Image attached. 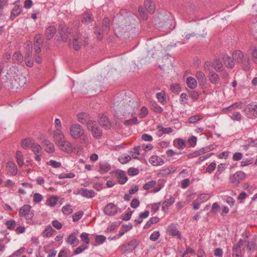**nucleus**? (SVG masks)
I'll return each mask as SVG.
<instances>
[{
    "mask_svg": "<svg viewBox=\"0 0 257 257\" xmlns=\"http://www.w3.org/2000/svg\"><path fill=\"white\" fill-rule=\"evenodd\" d=\"M173 22V19L171 14L166 11L159 13L155 20V24L158 29L167 33L174 28V26H172Z\"/></svg>",
    "mask_w": 257,
    "mask_h": 257,
    "instance_id": "f257e3e1",
    "label": "nucleus"
},
{
    "mask_svg": "<svg viewBox=\"0 0 257 257\" xmlns=\"http://www.w3.org/2000/svg\"><path fill=\"white\" fill-rule=\"evenodd\" d=\"M69 135L74 139H81L84 143L89 142V137L85 134L83 127L77 123H73L70 126Z\"/></svg>",
    "mask_w": 257,
    "mask_h": 257,
    "instance_id": "f03ea898",
    "label": "nucleus"
},
{
    "mask_svg": "<svg viewBox=\"0 0 257 257\" xmlns=\"http://www.w3.org/2000/svg\"><path fill=\"white\" fill-rule=\"evenodd\" d=\"M232 58L234 61L241 64L242 69L248 71L250 68L249 57L244 55L239 50L234 51L232 54Z\"/></svg>",
    "mask_w": 257,
    "mask_h": 257,
    "instance_id": "7ed1b4c3",
    "label": "nucleus"
},
{
    "mask_svg": "<svg viewBox=\"0 0 257 257\" xmlns=\"http://www.w3.org/2000/svg\"><path fill=\"white\" fill-rule=\"evenodd\" d=\"M58 32L62 41L65 42H69L74 35L72 29L67 28L64 24L59 25Z\"/></svg>",
    "mask_w": 257,
    "mask_h": 257,
    "instance_id": "20e7f679",
    "label": "nucleus"
},
{
    "mask_svg": "<svg viewBox=\"0 0 257 257\" xmlns=\"http://www.w3.org/2000/svg\"><path fill=\"white\" fill-rule=\"evenodd\" d=\"M86 126L87 128L91 131L94 138L98 139L102 136V133L101 130L97 125L95 121L92 120L87 121Z\"/></svg>",
    "mask_w": 257,
    "mask_h": 257,
    "instance_id": "39448f33",
    "label": "nucleus"
},
{
    "mask_svg": "<svg viewBox=\"0 0 257 257\" xmlns=\"http://www.w3.org/2000/svg\"><path fill=\"white\" fill-rule=\"evenodd\" d=\"M138 245V241L133 239L130 242L123 243L119 246V249L122 253L132 252Z\"/></svg>",
    "mask_w": 257,
    "mask_h": 257,
    "instance_id": "423d86ee",
    "label": "nucleus"
},
{
    "mask_svg": "<svg viewBox=\"0 0 257 257\" xmlns=\"http://www.w3.org/2000/svg\"><path fill=\"white\" fill-rule=\"evenodd\" d=\"M69 43L70 47H72L76 51L79 50L82 44L81 35L79 33L75 32L73 38Z\"/></svg>",
    "mask_w": 257,
    "mask_h": 257,
    "instance_id": "0eeeda50",
    "label": "nucleus"
},
{
    "mask_svg": "<svg viewBox=\"0 0 257 257\" xmlns=\"http://www.w3.org/2000/svg\"><path fill=\"white\" fill-rule=\"evenodd\" d=\"M244 112L245 115L249 118L253 119L256 118L257 105L253 103L248 104L245 107Z\"/></svg>",
    "mask_w": 257,
    "mask_h": 257,
    "instance_id": "6e6552de",
    "label": "nucleus"
},
{
    "mask_svg": "<svg viewBox=\"0 0 257 257\" xmlns=\"http://www.w3.org/2000/svg\"><path fill=\"white\" fill-rule=\"evenodd\" d=\"M245 178V174L243 172L237 171L230 176L229 181L234 186H237Z\"/></svg>",
    "mask_w": 257,
    "mask_h": 257,
    "instance_id": "1a4fd4ad",
    "label": "nucleus"
},
{
    "mask_svg": "<svg viewBox=\"0 0 257 257\" xmlns=\"http://www.w3.org/2000/svg\"><path fill=\"white\" fill-rule=\"evenodd\" d=\"M20 217H25L27 220H31L34 216V213L31 211V206L26 204L23 206L19 212Z\"/></svg>",
    "mask_w": 257,
    "mask_h": 257,
    "instance_id": "9d476101",
    "label": "nucleus"
},
{
    "mask_svg": "<svg viewBox=\"0 0 257 257\" xmlns=\"http://www.w3.org/2000/svg\"><path fill=\"white\" fill-rule=\"evenodd\" d=\"M56 145L62 151L67 153H72L75 149V147L66 139L60 142Z\"/></svg>",
    "mask_w": 257,
    "mask_h": 257,
    "instance_id": "9b49d317",
    "label": "nucleus"
},
{
    "mask_svg": "<svg viewBox=\"0 0 257 257\" xmlns=\"http://www.w3.org/2000/svg\"><path fill=\"white\" fill-rule=\"evenodd\" d=\"M117 207L113 203H110L107 204L104 208V213L108 216H113L117 212Z\"/></svg>",
    "mask_w": 257,
    "mask_h": 257,
    "instance_id": "f8f14e48",
    "label": "nucleus"
},
{
    "mask_svg": "<svg viewBox=\"0 0 257 257\" xmlns=\"http://www.w3.org/2000/svg\"><path fill=\"white\" fill-rule=\"evenodd\" d=\"M66 242L70 245L72 247L77 246L79 243V240L77 238L76 234L75 232L69 234L65 239Z\"/></svg>",
    "mask_w": 257,
    "mask_h": 257,
    "instance_id": "ddd939ff",
    "label": "nucleus"
},
{
    "mask_svg": "<svg viewBox=\"0 0 257 257\" xmlns=\"http://www.w3.org/2000/svg\"><path fill=\"white\" fill-rule=\"evenodd\" d=\"M78 194L87 198H91L95 196V192L93 190L81 188L78 190Z\"/></svg>",
    "mask_w": 257,
    "mask_h": 257,
    "instance_id": "4468645a",
    "label": "nucleus"
},
{
    "mask_svg": "<svg viewBox=\"0 0 257 257\" xmlns=\"http://www.w3.org/2000/svg\"><path fill=\"white\" fill-rule=\"evenodd\" d=\"M53 138L56 145L66 139L64 133L60 129H55L53 133Z\"/></svg>",
    "mask_w": 257,
    "mask_h": 257,
    "instance_id": "2eb2a0df",
    "label": "nucleus"
},
{
    "mask_svg": "<svg viewBox=\"0 0 257 257\" xmlns=\"http://www.w3.org/2000/svg\"><path fill=\"white\" fill-rule=\"evenodd\" d=\"M99 124L105 129H109L111 124L108 118L104 114L101 115L99 117Z\"/></svg>",
    "mask_w": 257,
    "mask_h": 257,
    "instance_id": "dca6fc26",
    "label": "nucleus"
},
{
    "mask_svg": "<svg viewBox=\"0 0 257 257\" xmlns=\"http://www.w3.org/2000/svg\"><path fill=\"white\" fill-rule=\"evenodd\" d=\"M7 173L10 176H15L18 172L16 165L13 162H9L6 166Z\"/></svg>",
    "mask_w": 257,
    "mask_h": 257,
    "instance_id": "f3484780",
    "label": "nucleus"
},
{
    "mask_svg": "<svg viewBox=\"0 0 257 257\" xmlns=\"http://www.w3.org/2000/svg\"><path fill=\"white\" fill-rule=\"evenodd\" d=\"M243 240L240 239L237 244L234 245L232 248V254L233 256H241V246L243 245Z\"/></svg>",
    "mask_w": 257,
    "mask_h": 257,
    "instance_id": "a211bd4d",
    "label": "nucleus"
},
{
    "mask_svg": "<svg viewBox=\"0 0 257 257\" xmlns=\"http://www.w3.org/2000/svg\"><path fill=\"white\" fill-rule=\"evenodd\" d=\"M56 28L55 26H50L46 28L45 35L47 40H51L56 33Z\"/></svg>",
    "mask_w": 257,
    "mask_h": 257,
    "instance_id": "6ab92c4d",
    "label": "nucleus"
},
{
    "mask_svg": "<svg viewBox=\"0 0 257 257\" xmlns=\"http://www.w3.org/2000/svg\"><path fill=\"white\" fill-rule=\"evenodd\" d=\"M169 234L173 236H177L178 238H181V235L176 226L174 224H171L167 228Z\"/></svg>",
    "mask_w": 257,
    "mask_h": 257,
    "instance_id": "aec40b11",
    "label": "nucleus"
},
{
    "mask_svg": "<svg viewBox=\"0 0 257 257\" xmlns=\"http://www.w3.org/2000/svg\"><path fill=\"white\" fill-rule=\"evenodd\" d=\"M223 60L225 66L228 68H232L234 66V61L233 58L228 55H224L223 57Z\"/></svg>",
    "mask_w": 257,
    "mask_h": 257,
    "instance_id": "412c9836",
    "label": "nucleus"
},
{
    "mask_svg": "<svg viewBox=\"0 0 257 257\" xmlns=\"http://www.w3.org/2000/svg\"><path fill=\"white\" fill-rule=\"evenodd\" d=\"M208 79L211 83L216 85L219 82V76L213 71H210L208 74Z\"/></svg>",
    "mask_w": 257,
    "mask_h": 257,
    "instance_id": "4be33fe9",
    "label": "nucleus"
},
{
    "mask_svg": "<svg viewBox=\"0 0 257 257\" xmlns=\"http://www.w3.org/2000/svg\"><path fill=\"white\" fill-rule=\"evenodd\" d=\"M149 162L153 166H160L164 163V160L157 156H153L149 159Z\"/></svg>",
    "mask_w": 257,
    "mask_h": 257,
    "instance_id": "5701e85b",
    "label": "nucleus"
},
{
    "mask_svg": "<svg viewBox=\"0 0 257 257\" xmlns=\"http://www.w3.org/2000/svg\"><path fill=\"white\" fill-rule=\"evenodd\" d=\"M117 178L120 184H124L127 180V178L125 172L122 170H118L116 172Z\"/></svg>",
    "mask_w": 257,
    "mask_h": 257,
    "instance_id": "b1692460",
    "label": "nucleus"
},
{
    "mask_svg": "<svg viewBox=\"0 0 257 257\" xmlns=\"http://www.w3.org/2000/svg\"><path fill=\"white\" fill-rule=\"evenodd\" d=\"M195 77L200 85L205 84L206 82V77L205 74L202 71L200 70L197 71L196 73Z\"/></svg>",
    "mask_w": 257,
    "mask_h": 257,
    "instance_id": "393cba45",
    "label": "nucleus"
},
{
    "mask_svg": "<svg viewBox=\"0 0 257 257\" xmlns=\"http://www.w3.org/2000/svg\"><path fill=\"white\" fill-rule=\"evenodd\" d=\"M55 231V230L51 225H47L43 230L42 235L44 238L50 237L52 236Z\"/></svg>",
    "mask_w": 257,
    "mask_h": 257,
    "instance_id": "a878e982",
    "label": "nucleus"
},
{
    "mask_svg": "<svg viewBox=\"0 0 257 257\" xmlns=\"http://www.w3.org/2000/svg\"><path fill=\"white\" fill-rule=\"evenodd\" d=\"M144 4L146 10L150 14H153L155 12L156 9L152 0H145Z\"/></svg>",
    "mask_w": 257,
    "mask_h": 257,
    "instance_id": "bb28decb",
    "label": "nucleus"
},
{
    "mask_svg": "<svg viewBox=\"0 0 257 257\" xmlns=\"http://www.w3.org/2000/svg\"><path fill=\"white\" fill-rule=\"evenodd\" d=\"M25 58H31L32 55V43L30 41H28L25 43Z\"/></svg>",
    "mask_w": 257,
    "mask_h": 257,
    "instance_id": "cd10ccee",
    "label": "nucleus"
},
{
    "mask_svg": "<svg viewBox=\"0 0 257 257\" xmlns=\"http://www.w3.org/2000/svg\"><path fill=\"white\" fill-rule=\"evenodd\" d=\"M174 146L178 149H184L186 147L185 141L182 139H177L173 141Z\"/></svg>",
    "mask_w": 257,
    "mask_h": 257,
    "instance_id": "c85d7f7f",
    "label": "nucleus"
},
{
    "mask_svg": "<svg viewBox=\"0 0 257 257\" xmlns=\"http://www.w3.org/2000/svg\"><path fill=\"white\" fill-rule=\"evenodd\" d=\"M22 11V7L21 6H16L12 10L10 19L14 20L16 17L18 16Z\"/></svg>",
    "mask_w": 257,
    "mask_h": 257,
    "instance_id": "c756f323",
    "label": "nucleus"
},
{
    "mask_svg": "<svg viewBox=\"0 0 257 257\" xmlns=\"http://www.w3.org/2000/svg\"><path fill=\"white\" fill-rule=\"evenodd\" d=\"M241 104L242 103L240 101L235 102L233 103L232 105L229 106L228 107L222 109V111L223 113H227L228 111H231L241 106Z\"/></svg>",
    "mask_w": 257,
    "mask_h": 257,
    "instance_id": "7c9ffc66",
    "label": "nucleus"
},
{
    "mask_svg": "<svg viewBox=\"0 0 257 257\" xmlns=\"http://www.w3.org/2000/svg\"><path fill=\"white\" fill-rule=\"evenodd\" d=\"M34 142L32 139L30 138H27L24 139L21 142L22 147L24 149H28L31 148V146L33 144Z\"/></svg>",
    "mask_w": 257,
    "mask_h": 257,
    "instance_id": "2f4dec72",
    "label": "nucleus"
},
{
    "mask_svg": "<svg viewBox=\"0 0 257 257\" xmlns=\"http://www.w3.org/2000/svg\"><path fill=\"white\" fill-rule=\"evenodd\" d=\"M175 201V198L172 196L169 199L165 200L163 202L162 210L164 211L165 208L168 209L170 206L174 204Z\"/></svg>",
    "mask_w": 257,
    "mask_h": 257,
    "instance_id": "473e14b6",
    "label": "nucleus"
},
{
    "mask_svg": "<svg viewBox=\"0 0 257 257\" xmlns=\"http://www.w3.org/2000/svg\"><path fill=\"white\" fill-rule=\"evenodd\" d=\"M186 83L187 86L192 89H195L197 85L196 80L192 77H188Z\"/></svg>",
    "mask_w": 257,
    "mask_h": 257,
    "instance_id": "72a5a7b5",
    "label": "nucleus"
},
{
    "mask_svg": "<svg viewBox=\"0 0 257 257\" xmlns=\"http://www.w3.org/2000/svg\"><path fill=\"white\" fill-rule=\"evenodd\" d=\"M93 21V18L92 17L91 14L85 13L83 15L81 22L84 24H88L91 23Z\"/></svg>",
    "mask_w": 257,
    "mask_h": 257,
    "instance_id": "f704fd0d",
    "label": "nucleus"
},
{
    "mask_svg": "<svg viewBox=\"0 0 257 257\" xmlns=\"http://www.w3.org/2000/svg\"><path fill=\"white\" fill-rule=\"evenodd\" d=\"M158 132L160 136H162L163 134H169L173 132V129L171 127H163L160 125L158 126Z\"/></svg>",
    "mask_w": 257,
    "mask_h": 257,
    "instance_id": "c9c22d12",
    "label": "nucleus"
},
{
    "mask_svg": "<svg viewBox=\"0 0 257 257\" xmlns=\"http://www.w3.org/2000/svg\"><path fill=\"white\" fill-rule=\"evenodd\" d=\"M132 157L130 155L123 154L118 157L119 162L122 164H125L131 160Z\"/></svg>",
    "mask_w": 257,
    "mask_h": 257,
    "instance_id": "e433bc0d",
    "label": "nucleus"
},
{
    "mask_svg": "<svg viewBox=\"0 0 257 257\" xmlns=\"http://www.w3.org/2000/svg\"><path fill=\"white\" fill-rule=\"evenodd\" d=\"M110 169V166L107 163H102L99 164V171L103 174L107 172Z\"/></svg>",
    "mask_w": 257,
    "mask_h": 257,
    "instance_id": "4c0bfd02",
    "label": "nucleus"
},
{
    "mask_svg": "<svg viewBox=\"0 0 257 257\" xmlns=\"http://www.w3.org/2000/svg\"><path fill=\"white\" fill-rule=\"evenodd\" d=\"M212 67L216 71H220L223 67V64L220 60L218 59H215L212 62Z\"/></svg>",
    "mask_w": 257,
    "mask_h": 257,
    "instance_id": "58836bf2",
    "label": "nucleus"
},
{
    "mask_svg": "<svg viewBox=\"0 0 257 257\" xmlns=\"http://www.w3.org/2000/svg\"><path fill=\"white\" fill-rule=\"evenodd\" d=\"M89 115L85 112L79 113L77 115V118L78 121L82 124L85 123L86 122V118L88 117Z\"/></svg>",
    "mask_w": 257,
    "mask_h": 257,
    "instance_id": "ea45409f",
    "label": "nucleus"
},
{
    "mask_svg": "<svg viewBox=\"0 0 257 257\" xmlns=\"http://www.w3.org/2000/svg\"><path fill=\"white\" fill-rule=\"evenodd\" d=\"M16 156L18 165L20 167H22L24 165L23 155L22 153L20 151H18L16 152Z\"/></svg>",
    "mask_w": 257,
    "mask_h": 257,
    "instance_id": "a19ab883",
    "label": "nucleus"
},
{
    "mask_svg": "<svg viewBox=\"0 0 257 257\" xmlns=\"http://www.w3.org/2000/svg\"><path fill=\"white\" fill-rule=\"evenodd\" d=\"M58 197L56 196L50 197L47 201V205L51 207H54L57 203Z\"/></svg>",
    "mask_w": 257,
    "mask_h": 257,
    "instance_id": "79ce46f5",
    "label": "nucleus"
},
{
    "mask_svg": "<svg viewBox=\"0 0 257 257\" xmlns=\"http://www.w3.org/2000/svg\"><path fill=\"white\" fill-rule=\"evenodd\" d=\"M43 43V39L42 36L40 34H37L34 38V45L42 46Z\"/></svg>",
    "mask_w": 257,
    "mask_h": 257,
    "instance_id": "37998d69",
    "label": "nucleus"
},
{
    "mask_svg": "<svg viewBox=\"0 0 257 257\" xmlns=\"http://www.w3.org/2000/svg\"><path fill=\"white\" fill-rule=\"evenodd\" d=\"M156 97L160 103L163 104H165V102H166V97L164 91H161V92L157 93Z\"/></svg>",
    "mask_w": 257,
    "mask_h": 257,
    "instance_id": "c03bdc74",
    "label": "nucleus"
},
{
    "mask_svg": "<svg viewBox=\"0 0 257 257\" xmlns=\"http://www.w3.org/2000/svg\"><path fill=\"white\" fill-rule=\"evenodd\" d=\"M141 147L139 146H136L134 147L133 151H130V153L133 154L132 155V157L133 159H138V156L140 155V151Z\"/></svg>",
    "mask_w": 257,
    "mask_h": 257,
    "instance_id": "a18cd8bd",
    "label": "nucleus"
},
{
    "mask_svg": "<svg viewBox=\"0 0 257 257\" xmlns=\"http://www.w3.org/2000/svg\"><path fill=\"white\" fill-rule=\"evenodd\" d=\"M31 149L34 154L40 153L42 150L41 146L34 142L31 146Z\"/></svg>",
    "mask_w": 257,
    "mask_h": 257,
    "instance_id": "49530a36",
    "label": "nucleus"
},
{
    "mask_svg": "<svg viewBox=\"0 0 257 257\" xmlns=\"http://www.w3.org/2000/svg\"><path fill=\"white\" fill-rule=\"evenodd\" d=\"M151 109L157 113H161L163 110V108L155 102L152 103Z\"/></svg>",
    "mask_w": 257,
    "mask_h": 257,
    "instance_id": "de8ad7c7",
    "label": "nucleus"
},
{
    "mask_svg": "<svg viewBox=\"0 0 257 257\" xmlns=\"http://www.w3.org/2000/svg\"><path fill=\"white\" fill-rule=\"evenodd\" d=\"M13 58L17 63H20L23 60V56L20 52H17L14 54Z\"/></svg>",
    "mask_w": 257,
    "mask_h": 257,
    "instance_id": "09e8293b",
    "label": "nucleus"
},
{
    "mask_svg": "<svg viewBox=\"0 0 257 257\" xmlns=\"http://www.w3.org/2000/svg\"><path fill=\"white\" fill-rule=\"evenodd\" d=\"M62 211L65 215H69L73 212V209L70 205H66L62 207Z\"/></svg>",
    "mask_w": 257,
    "mask_h": 257,
    "instance_id": "8fccbe9b",
    "label": "nucleus"
},
{
    "mask_svg": "<svg viewBox=\"0 0 257 257\" xmlns=\"http://www.w3.org/2000/svg\"><path fill=\"white\" fill-rule=\"evenodd\" d=\"M102 27L103 30L107 32L109 30V20L108 18H105L102 21Z\"/></svg>",
    "mask_w": 257,
    "mask_h": 257,
    "instance_id": "3c124183",
    "label": "nucleus"
},
{
    "mask_svg": "<svg viewBox=\"0 0 257 257\" xmlns=\"http://www.w3.org/2000/svg\"><path fill=\"white\" fill-rule=\"evenodd\" d=\"M203 118L201 115H195L190 116L188 119V121L190 123H194Z\"/></svg>",
    "mask_w": 257,
    "mask_h": 257,
    "instance_id": "603ef678",
    "label": "nucleus"
},
{
    "mask_svg": "<svg viewBox=\"0 0 257 257\" xmlns=\"http://www.w3.org/2000/svg\"><path fill=\"white\" fill-rule=\"evenodd\" d=\"M223 200L230 206H233L235 203V200L231 197L225 195L223 197Z\"/></svg>",
    "mask_w": 257,
    "mask_h": 257,
    "instance_id": "864d4df0",
    "label": "nucleus"
},
{
    "mask_svg": "<svg viewBox=\"0 0 257 257\" xmlns=\"http://www.w3.org/2000/svg\"><path fill=\"white\" fill-rule=\"evenodd\" d=\"M212 64V62L210 61H206L203 65L204 70L206 71H208L209 73L210 71H213L212 69V67H213Z\"/></svg>",
    "mask_w": 257,
    "mask_h": 257,
    "instance_id": "5fc2aeb1",
    "label": "nucleus"
},
{
    "mask_svg": "<svg viewBox=\"0 0 257 257\" xmlns=\"http://www.w3.org/2000/svg\"><path fill=\"white\" fill-rule=\"evenodd\" d=\"M156 185V181L155 180H152L146 183L143 186V188L145 190H148L151 188H152Z\"/></svg>",
    "mask_w": 257,
    "mask_h": 257,
    "instance_id": "6e6d98bb",
    "label": "nucleus"
},
{
    "mask_svg": "<svg viewBox=\"0 0 257 257\" xmlns=\"http://www.w3.org/2000/svg\"><path fill=\"white\" fill-rule=\"evenodd\" d=\"M83 215V212L82 211H79L78 212L75 213L72 215L73 221L74 222L78 221Z\"/></svg>",
    "mask_w": 257,
    "mask_h": 257,
    "instance_id": "4d7b16f0",
    "label": "nucleus"
},
{
    "mask_svg": "<svg viewBox=\"0 0 257 257\" xmlns=\"http://www.w3.org/2000/svg\"><path fill=\"white\" fill-rule=\"evenodd\" d=\"M48 165L51 166L54 168H58L61 166L60 162L56 161L55 160H51L47 163Z\"/></svg>",
    "mask_w": 257,
    "mask_h": 257,
    "instance_id": "13d9d810",
    "label": "nucleus"
},
{
    "mask_svg": "<svg viewBox=\"0 0 257 257\" xmlns=\"http://www.w3.org/2000/svg\"><path fill=\"white\" fill-rule=\"evenodd\" d=\"M188 93L190 97H191L193 100H197L199 98V94L196 91L189 90Z\"/></svg>",
    "mask_w": 257,
    "mask_h": 257,
    "instance_id": "bf43d9fd",
    "label": "nucleus"
},
{
    "mask_svg": "<svg viewBox=\"0 0 257 257\" xmlns=\"http://www.w3.org/2000/svg\"><path fill=\"white\" fill-rule=\"evenodd\" d=\"M89 234L86 232H83L80 235L81 240L85 242L86 244L89 243V238L88 237Z\"/></svg>",
    "mask_w": 257,
    "mask_h": 257,
    "instance_id": "052dcab7",
    "label": "nucleus"
},
{
    "mask_svg": "<svg viewBox=\"0 0 257 257\" xmlns=\"http://www.w3.org/2000/svg\"><path fill=\"white\" fill-rule=\"evenodd\" d=\"M88 248L87 245H81L78 247H77L75 250L74 251V254H78L82 252H83L84 250Z\"/></svg>",
    "mask_w": 257,
    "mask_h": 257,
    "instance_id": "680f3d73",
    "label": "nucleus"
},
{
    "mask_svg": "<svg viewBox=\"0 0 257 257\" xmlns=\"http://www.w3.org/2000/svg\"><path fill=\"white\" fill-rule=\"evenodd\" d=\"M210 198V195L208 194H201L197 198L201 203L205 202L208 200Z\"/></svg>",
    "mask_w": 257,
    "mask_h": 257,
    "instance_id": "e2e57ef3",
    "label": "nucleus"
},
{
    "mask_svg": "<svg viewBox=\"0 0 257 257\" xmlns=\"http://www.w3.org/2000/svg\"><path fill=\"white\" fill-rule=\"evenodd\" d=\"M6 225L7 226V228L9 230L14 229L16 226V221L14 220H10L7 221L6 223Z\"/></svg>",
    "mask_w": 257,
    "mask_h": 257,
    "instance_id": "0e129e2a",
    "label": "nucleus"
},
{
    "mask_svg": "<svg viewBox=\"0 0 257 257\" xmlns=\"http://www.w3.org/2000/svg\"><path fill=\"white\" fill-rule=\"evenodd\" d=\"M106 240V237L102 235H98L95 237V242L98 244H102Z\"/></svg>",
    "mask_w": 257,
    "mask_h": 257,
    "instance_id": "69168bd1",
    "label": "nucleus"
},
{
    "mask_svg": "<svg viewBox=\"0 0 257 257\" xmlns=\"http://www.w3.org/2000/svg\"><path fill=\"white\" fill-rule=\"evenodd\" d=\"M160 232L158 231H154L150 235V239L152 241H156L160 237Z\"/></svg>",
    "mask_w": 257,
    "mask_h": 257,
    "instance_id": "338daca9",
    "label": "nucleus"
},
{
    "mask_svg": "<svg viewBox=\"0 0 257 257\" xmlns=\"http://www.w3.org/2000/svg\"><path fill=\"white\" fill-rule=\"evenodd\" d=\"M148 114V110L145 106H143L140 110L139 116L141 118L145 117Z\"/></svg>",
    "mask_w": 257,
    "mask_h": 257,
    "instance_id": "774afa93",
    "label": "nucleus"
}]
</instances>
